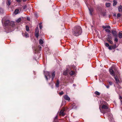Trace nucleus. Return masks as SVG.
I'll list each match as a JSON object with an SVG mask.
<instances>
[{
	"instance_id": "f257e3e1",
	"label": "nucleus",
	"mask_w": 122,
	"mask_h": 122,
	"mask_svg": "<svg viewBox=\"0 0 122 122\" xmlns=\"http://www.w3.org/2000/svg\"><path fill=\"white\" fill-rule=\"evenodd\" d=\"M2 22L4 26L5 31L8 33L13 30V27L14 25V23L13 21H10L9 20L5 21L4 19L2 20Z\"/></svg>"
},
{
	"instance_id": "f03ea898",
	"label": "nucleus",
	"mask_w": 122,
	"mask_h": 122,
	"mask_svg": "<svg viewBox=\"0 0 122 122\" xmlns=\"http://www.w3.org/2000/svg\"><path fill=\"white\" fill-rule=\"evenodd\" d=\"M104 106H102L101 108L99 107V109L101 112L103 114L106 113V115L108 117L110 122H114V120L112 117V115L110 112V109H106L103 108Z\"/></svg>"
},
{
	"instance_id": "7ed1b4c3",
	"label": "nucleus",
	"mask_w": 122,
	"mask_h": 122,
	"mask_svg": "<svg viewBox=\"0 0 122 122\" xmlns=\"http://www.w3.org/2000/svg\"><path fill=\"white\" fill-rule=\"evenodd\" d=\"M82 32V29L80 26H76L72 31V33L74 36H77L80 35Z\"/></svg>"
},
{
	"instance_id": "20e7f679",
	"label": "nucleus",
	"mask_w": 122,
	"mask_h": 122,
	"mask_svg": "<svg viewBox=\"0 0 122 122\" xmlns=\"http://www.w3.org/2000/svg\"><path fill=\"white\" fill-rule=\"evenodd\" d=\"M44 74L46 80H48V77L50 78L51 77V76L49 72L47 71H45L44 72Z\"/></svg>"
},
{
	"instance_id": "39448f33",
	"label": "nucleus",
	"mask_w": 122,
	"mask_h": 122,
	"mask_svg": "<svg viewBox=\"0 0 122 122\" xmlns=\"http://www.w3.org/2000/svg\"><path fill=\"white\" fill-rule=\"evenodd\" d=\"M112 33L114 37H117V33L116 30H112Z\"/></svg>"
},
{
	"instance_id": "423d86ee",
	"label": "nucleus",
	"mask_w": 122,
	"mask_h": 122,
	"mask_svg": "<svg viewBox=\"0 0 122 122\" xmlns=\"http://www.w3.org/2000/svg\"><path fill=\"white\" fill-rule=\"evenodd\" d=\"M65 110V109L64 108L62 110H61L60 112V115L64 116L65 115V113L64 112V111Z\"/></svg>"
},
{
	"instance_id": "0eeeda50",
	"label": "nucleus",
	"mask_w": 122,
	"mask_h": 122,
	"mask_svg": "<svg viewBox=\"0 0 122 122\" xmlns=\"http://www.w3.org/2000/svg\"><path fill=\"white\" fill-rule=\"evenodd\" d=\"M109 72L113 76H115L114 72L112 69H110L109 70Z\"/></svg>"
},
{
	"instance_id": "6e6552de",
	"label": "nucleus",
	"mask_w": 122,
	"mask_h": 122,
	"mask_svg": "<svg viewBox=\"0 0 122 122\" xmlns=\"http://www.w3.org/2000/svg\"><path fill=\"white\" fill-rule=\"evenodd\" d=\"M63 97L64 99L66 100L69 101L70 99V98L67 95H65Z\"/></svg>"
},
{
	"instance_id": "1a4fd4ad",
	"label": "nucleus",
	"mask_w": 122,
	"mask_h": 122,
	"mask_svg": "<svg viewBox=\"0 0 122 122\" xmlns=\"http://www.w3.org/2000/svg\"><path fill=\"white\" fill-rule=\"evenodd\" d=\"M118 36L119 38L121 39L122 38V31H120L118 33Z\"/></svg>"
},
{
	"instance_id": "9d476101",
	"label": "nucleus",
	"mask_w": 122,
	"mask_h": 122,
	"mask_svg": "<svg viewBox=\"0 0 122 122\" xmlns=\"http://www.w3.org/2000/svg\"><path fill=\"white\" fill-rule=\"evenodd\" d=\"M60 83V81L59 80H57L56 81V86L57 87H59V85Z\"/></svg>"
},
{
	"instance_id": "9b49d317",
	"label": "nucleus",
	"mask_w": 122,
	"mask_h": 122,
	"mask_svg": "<svg viewBox=\"0 0 122 122\" xmlns=\"http://www.w3.org/2000/svg\"><path fill=\"white\" fill-rule=\"evenodd\" d=\"M52 75V81L55 76V72L54 71L51 74Z\"/></svg>"
},
{
	"instance_id": "f8f14e48",
	"label": "nucleus",
	"mask_w": 122,
	"mask_h": 122,
	"mask_svg": "<svg viewBox=\"0 0 122 122\" xmlns=\"http://www.w3.org/2000/svg\"><path fill=\"white\" fill-rule=\"evenodd\" d=\"M118 11L119 12H122V6L121 5L119 6L118 7Z\"/></svg>"
},
{
	"instance_id": "ddd939ff",
	"label": "nucleus",
	"mask_w": 122,
	"mask_h": 122,
	"mask_svg": "<svg viewBox=\"0 0 122 122\" xmlns=\"http://www.w3.org/2000/svg\"><path fill=\"white\" fill-rule=\"evenodd\" d=\"M68 71L67 70L64 71L63 74L64 75L66 76L68 74Z\"/></svg>"
},
{
	"instance_id": "4468645a",
	"label": "nucleus",
	"mask_w": 122,
	"mask_h": 122,
	"mask_svg": "<svg viewBox=\"0 0 122 122\" xmlns=\"http://www.w3.org/2000/svg\"><path fill=\"white\" fill-rule=\"evenodd\" d=\"M114 79L117 82V83H118L119 82V80L117 76H116L114 77Z\"/></svg>"
},
{
	"instance_id": "2eb2a0df",
	"label": "nucleus",
	"mask_w": 122,
	"mask_h": 122,
	"mask_svg": "<svg viewBox=\"0 0 122 122\" xmlns=\"http://www.w3.org/2000/svg\"><path fill=\"white\" fill-rule=\"evenodd\" d=\"M111 37H110L108 38V39H107V40L111 44H113V42L110 39V38H111Z\"/></svg>"
},
{
	"instance_id": "dca6fc26",
	"label": "nucleus",
	"mask_w": 122,
	"mask_h": 122,
	"mask_svg": "<svg viewBox=\"0 0 122 122\" xmlns=\"http://www.w3.org/2000/svg\"><path fill=\"white\" fill-rule=\"evenodd\" d=\"M111 4L109 3H107L106 4V6L107 7H108L110 6Z\"/></svg>"
},
{
	"instance_id": "f3484780",
	"label": "nucleus",
	"mask_w": 122,
	"mask_h": 122,
	"mask_svg": "<svg viewBox=\"0 0 122 122\" xmlns=\"http://www.w3.org/2000/svg\"><path fill=\"white\" fill-rule=\"evenodd\" d=\"M113 6L116 5L117 3V2L116 1V0H113Z\"/></svg>"
},
{
	"instance_id": "a211bd4d",
	"label": "nucleus",
	"mask_w": 122,
	"mask_h": 122,
	"mask_svg": "<svg viewBox=\"0 0 122 122\" xmlns=\"http://www.w3.org/2000/svg\"><path fill=\"white\" fill-rule=\"evenodd\" d=\"M116 42H114V45L112 46V48H113V49H114L115 48H116L117 47V46H116Z\"/></svg>"
},
{
	"instance_id": "6ab92c4d",
	"label": "nucleus",
	"mask_w": 122,
	"mask_h": 122,
	"mask_svg": "<svg viewBox=\"0 0 122 122\" xmlns=\"http://www.w3.org/2000/svg\"><path fill=\"white\" fill-rule=\"evenodd\" d=\"M19 11V10L18 9H16L15 10L14 13L15 15H16L18 13Z\"/></svg>"
},
{
	"instance_id": "aec40b11",
	"label": "nucleus",
	"mask_w": 122,
	"mask_h": 122,
	"mask_svg": "<svg viewBox=\"0 0 122 122\" xmlns=\"http://www.w3.org/2000/svg\"><path fill=\"white\" fill-rule=\"evenodd\" d=\"M88 9H89V11H90V14L91 15H92V12H93V9H91V8L89 9V8Z\"/></svg>"
},
{
	"instance_id": "412c9836",
	"label": "nucleus",
	"mask_w": 122,
	"mask_h": 122,
	"mask_svg": "<svg viewBox=\"0 0 122 122\" xmlns=\"http://www.w3.org/2000/svg\"><path fill=\"white\" fill-rule=\"evenodd\" d=\"M44 43V42L41 39H40L39 41V44L41 45V44H43Z\"/></svg>"
},
{
	"instance_id": "4be33fe9",
	"label": "nucleus",
	"mask_w": 122,
	"mask_h": 122,
	"mask_svg": "<svg viewBox=\"0 0 122 122\" xmlns=\"http://www.w3.org/2000/svg\"><path fill=\"white\" fill-rule=\"evenodd\" d=\"M35 36L37 38H38L39 36V32H35Z\"/></svg>"
},
{
	"instance_id": "5701e85b",
	"label": "nucleus",
	"mask_w": 122,
	"mask_h": 122,
	"mask_svg": "<svg viewBox=\"0 0 122 122\" xmlns=\"http://www.w3.org/2000/svg\"><path fill=\"white\" fill-rule=\"evenodd\" d=\"M102 106H104L103 108L104 109H109V108L106 105H103Z\"/></svg>"
},
{
	"instance_id": "b1692460",
	"label": "nucleus",
	"mask_w": 122,
	"mask_h": 122,
	"mask_svg": "<svg viewBox=\"0 0 122 122\" xmlns=\"http://www.w3.org/2000/svg\"><path fill=\"white\" fill-rule=\"evenodd\" d=\"M75 74V72L73 71H71L70 72V74L71 75H73Z\"/></svg>"
},
{
	"instance_id": "393cba45",
	"label": "nucleus",
	"mask_w": 122,
	"mask_h": 122,
	"mask_svg": "<svg viewBox=\"0 0 122 122\" xmlns=\"http://www.w3.org/2000/svg\"><path fill=\"white\" fill-rule=\"evenodd\" d=\"M95 94L99 96L100 94V93L97 91H96L95 92Z\"/></svg>"
},
{
	"instance_id": "a878e982",
	"label": "nucleus",
	"mask_w": 122,
	"mask_h": 122,
	"mask_svg": "<svg viewBox=\"0 0 122 122\" xmlns=\"http://www.w3.org/2000/svg\"><path fill=\"white\" fill-rule=\"evenodd\" d=\"M25 28L26 30V31H29V28L28 26L27 25L26 26Z\"/></svg>"
},
{
	"instance_id": "bb28decb",
	"label": "nucleus",
	"mask_w": 122,
	"mask_h": 122,
	"mask_svg": "<svg viewBox=\"0 0 122 122\" xmlns=\"http://www.w3.org/2000/svg\"><path fill=\"white\" fill-rule=\"evenodd\" d=\"M101 15L103 16H105L106 15V13L104 12H102L101 13Z\"/></svg>"
},
{
	"instance_id": "cd10ccee",
	"label": "nucleus",
	"mask_w": 122,
	"mask_h": 122,
	"mask_svg": "<svg viewBox=\"0 0 122 122\" xmlns=\"http://www.w3.org/2000/svg\"><path fill=\"white\" fill-rule=\"evenodd\" d=\"M7 5H10L11 4L10 0H8V3L7 4Z\"/></svg>"
},
{
	"instance_id": "c85d7f7f",
	"label": "nucleus",
	"mask_w": 122,
	"mask_h": 122,
	"mask_svg": "<svg viewBox=\"0 0 122 122\" xmlns=\"http://www.w3.org/2000/svg\"><path fill=\"white\" fill-rule=\"evenodd\" d=\"M21 18H19L16 20V21L18 23H19V22H20L21 21Z\"/></svg>"
},
{
	"instance_id": "c756f323",
	"label": "nucleus",
	"mask_w": 122,
	"mask_h": 122,
	"mask_svg": "<svg viewBox=\"0 0 122 122\" xmlns=\"http://www.w3.org/2000/svg\"><path fill=\"white\" fill-rule=\"evenodd\" d=\"M114 41L115 42H116L117 43L118 41V39L116 37H115L114 38Z\"/></svg>"
},
{
	"instance_id": "7c9ffc66",
	"label": "nucleus",
	"mask_w": 122,
	"mask_h": 122,
	"mask_svg": "<svg viewBox=\"0 0 122 122\" xmlns=\"http://www.w3.org/2000/svg\"><path fill=\"white\" fill-rule=\"evenodd\" d=\"M105 31L106 32H107L108 33H110L111 32L110 30L108 29H105Z\"/></svg>"
},
{
	"instance_id": "2f4dec72",
	"label": "nucleus",
	"mask_w": 122,
	"mask_h": 122,
	"mask_svg": "<svg viewBox=\"0 0 122 122\" xmlns=\"http://www.w3.org/2000/svg\"><path fill=\"white\" fill-rule=\"evenodd\" d=\"M24 35L25 37L26 38H27V37H29V34L26 32L25 33V34Z\"/></svg>"
},
{
	"instance_id": "473e14b6",
	"label": "nucleus",
	"mask_w": 122,
	"mask_h": 122,
	"mask_svg": "<svg viewBox=\"0 0 122 122\" xmlns=\"http://www.w3.org/2000/svg\"><path fill=\"white\" fill-rule=\"evenodd\" d=\"M112 48V46H109L108 47V48L110 50H111L112 49H113Z\"/></svg>"
},
{
	"instance_id": "72a5a7b5",
	"label": "nucleus",
	"mask_w": 122,
	"mask_h": 122,
	"mask_svg": "<svg viewBox=\"0 0 122 122\" xmlns=\"http://www.w3.org/2000/svg\"><path fill=\"white\" fill-rule=\"evenodd\" d=\"M39 32V30L37 27L36 28L35 32Z\"/></svg>"
},
{
	"instance_id": "f704fd0d",
	"label": "nucleus",
	"mask_w": 122,
	"mask_h": 122,
	"mask_svg": "<svg viewBox=\"0 0 122 122\" xmlns=\"http://www.w3.org/2000/svg\"><path fill=\"white\" fill-rule=\"evenodd\" d=\"M105 46H106V47H108L109 46V44L107 43H105Z\"/></svg>"
},
{
	"instance_id": "c9c22d12",
	"label": "nucleus",
	"mask_w": 122,
	"mask_h": 122,
	"mask_svg": "<svg viewBox=\"0 0 122 122\" xmlns=\"http://www.w3.org/2000/svg\"><path fill=\"white\" fill-rule=\"evenodd\" d=\"M58 117V116H56V117L54 118V120L53 121V122H56L55 119H56Z\"/></svg>"
},
{
	"instance_id": "e433bc0d",
	"label": "nucleus",
	"mask_w": 122,
	"mask_h": 122,
	"mask_svg": "<svg viewBox=\"0 0 122 122\" xmlns=\"http://www.w3.org/2000/svg\"><path fill=\"white\" fill-rule=\"evenodd\" d=\"M121 16V15L119 13H118L117 15V18L120 17Z\"/></svg>"
},
{
	"instance_id": "4c0bfd02",
	"label": "nucleus",
	"mask_w": 122,
	"mask_h": 122,
	"mask_svg": "<svg viewBox=\"0 0 122 122\" xmlns=\"http://www.w3.org/2000/svg\"><path fill=\"white\" fill-rule=\"evenodd\" d=\"M63 94V91H61L60 92H59V94L60 95H62Z\"/></svg>"
},
{
	"instance_id": "58836bf2",
	"label": "nucleus",
	"mask_w": 122,
	"mask_h": 122,
	"mask_svg": "<svg viewBox=\"0 0 122 122\" xmlns=\"http://www.w3.org/2000/svg\"><path fill=\"white\" fill-rule=\"evenodd\" d=\"M27 8V6L26 5H25L23 7V9H25Z\"/></svg>"
},
{
	"instance_id": "ea45409f",
	"label": "nucleus",
	"mask_w": 122,
	"mask_h": 122,
	"mask_svg": "<svg viewBox=\"0 0 122 122\" xmlns=\"http://www.w3.org/2000/svg\"><path fill=\"white\" fill-rule=\"evenodd\" d=\"M39 27L40 29H41L42 28V26L41 25V23L39 24Z\"/></svg>"
},
{
	"instance_id": "a19ab883",
	"label": "nucleus",
	"mask_w": 122,
	"mask_h": 122,
	"mask_svg": "<svg viewBox=\"0 0 122 122\" xmlns=\"http://www.w3.org/2000/svg\"><path fill=\"white\" fill-rule=\"evenodd\" d=\"M16 0L18 2H21V0Z\"/></svg>"
},
{
	"instance_id": "79ce46f5",
	"label": "nucleus",
	"mask_w": 122,
	"mask_h": 122,
	"mask_svg": "<svg viewBox=\"0 0 122 122\" xmlns=\"http://www.w3.org/2000/svg\"><path fill=\"white\" fill-rule=\"evenodd\" d=\"M109 85H112V83L111 81H109Z\"/></svg>"
},
{
	"instance_id": "37998d69",
	"label": "nucleus",
	"mask_w": 122,
	"mask_h": 122,
	"mask_svg": "<svg viewBox=\"0 0 122 122\" xmlns=\"http://www.w3.org/2000/svg\"><path fill=\"white\" fill-rule=\"evenodd\" d=\"M107 28H109V29H110L111 28V27L110 26H107Z\"/></svg>"
},
{
	"instance_id": "c03bdc74",
	"label": "nucleus",
	"mask_w": 122,
	"mask_h": 122,
	"mask_svg": "<svg viewBox=\"0 0 122 122\" xmlns=\"http://www.w3.org/2000/svg\"><path fill=\"white\" fill-rule=\"evenodd\" d=\"M107 26H103L102 27L104 29H105L106 28H107V27H106Z\"/></svg>"
},
{
	"instance_id": "a18cd8bd",
	"label": "nucleus",
	"mask_w": 122,
	"mask_h": 122,
	"mask_svg": "<svg viewBox=\"0 0 122 122\" xmlns=\"http://www.w3.org/2000/svg\"><path fill=\"white\" fill-rule=\"evenodd\" d=\"M105 86H106V87L107 88H109V85H107V86H106V85H105Z\"/></svg>"
},
{
	"instance_id": "49530a36",
	"label": "nucleus",
	"mask_w": 122,
	"mask_h": 122,
	"mask_svg": "<svg viewBox=\"0 0 122 122\" xmlns=\"http://www.w3.org/2000/svg\"><path fill=\"white\" fill-rule=\"evenodd\" d=\"M119 99H122V97L121 96H120L119 97Z\"/></svg>"
},
{
	"instance_id": "de8ad7c7",
	"label": "nucleus",
	"mask_w": 122,
	"mask_h": 122,
	"mask_svg": "<svg viewBox=\"0 0 122 122\" xmlns=\"http://www.w3.org/2000/svg\"><path fill=\"white\" fill-rule=\"evenodd\" d=\"M23 2H25L27 0H22Z\"/></svg>"
},
{
	"instance_id": "09e8293b",
	"label": "nucleus",
	"mask_w": 122,
	"mask_h": 122,
	"mask_svg": "<svg viewBox=\"0 0 122 122\" xmlns=\"http://www.w3.org/2000/svg\"><path fill=\"white\" fill-rule=\"evenodd\" d=\"M51 87H52V88H53V86H51Z\"/></svg>"
},
{
	"instance_id": "8fccbe9b",
	"label": "nucleus",
	"mask_w": 122,
	"mask_h": 122,
	"mask_svg": "<svg viewBox=\"0 0 122 122\" xmlns=\"http://www.w3.org/2000/svg\"><path fill=\"white\" fill-rule=\"evenodd\" d=\"M114 16H116V14H114Z\"/></svg>"
},
{
	"instance_id": "3c124183",
	"label": "nucleus",
	"mask_w": 122,
	"mask_h": 122,
	"mask_svg": "<svg viewBox=\"0 0 122 122\" xmlns=\"http://www.w3.org/2000/svg\"><path fill=\"white\" fill-rule=\"evenodd\" d=\"M121 102H122V101H121Z\"/></svg>"
},
{
	"instance_id": "603ef678",
	"label": "nucleus",
	"mask_w": 122,
	"mask_h": 122,
	"mask_svg": "<svg viewBox=\"0 0 122 122\" xmlns=\"http://www.w3.org/2000/svg\"><path fill=\"white\" fill-rule=\"evenodd\" d=\"M73 85L74 86V84Z\"/></svg>"
}]
</instances>
